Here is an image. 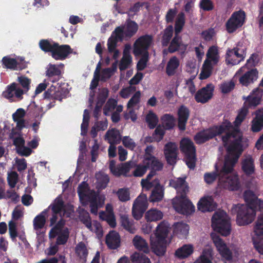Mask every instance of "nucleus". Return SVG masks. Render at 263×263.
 Wrapping results in <instances>:
<instances>
[{
    "instance_id": "1",
    "label": "nucleus",
    "mask_w": 263,
    "mask_h": 263,
    "mask_svg": "<svg viewBox=\"0 0 263 263\" xmlns=\"http://www.w3.org/2000/svg\"><path fill=\"white\" fill-rule=\"evenodd\" d=\"M221 137L223 146L226 147L228 155L222 166V172H232L235 164L243 152L242 133L239 129L231 127Z\"/></svg>"
},
{
    "instance_id": "2",
    "label": "nucleus",
    "mask_w": 263,
    "mask_h": 263,
    "mask_svg": "<svg viewBox=\"0 0 263 263\" xmlns=\"http://www.w3.org/2000/svg\"><path fill=\"white\" fill-rule=\"evenodd\" d=\"M231 127H232L231 122L227 119L224 120L219 125H215L197 133L194 136V140L197 144H203L216 136L224 133Z\"/></svg>"
},
{
    "instance_id": "3",
    "label": "nucleus",
    "mask_w": 263,
    "mask_h": 263,
    "mask_svg": "<svg viewBox=\"0 0 263 263\" xmlns=\"http://www.w3.org/2000/svg\"><path fill=\"white\" fill-rule=\"evenodd\" d=\"M231 212L232 215H236V223L239 226L252 223L256 215L255 210L253 208L243 204L233 205Z\"/></svg>"
},
{
    "instance_id": "4",
    "label": "nucleus",
    "mask_w": 263,
    "mask_h": 263,
    "mask_svg": "<svg viewBox=\"0 0 263 263\" xmlns=\"http://www.w3.org/2000/svg\"><path fill=\"white\" fill-rule=\"evenodd\" d=\"M17 81L23 90L18 87V84L15 82L11 83L7 87V89L3 93V96L8 99L12 100L14 96L21 100L23 99V95L28 91L30 88L31 80L25 76H20L17 78Z\"/></svg>"
},
{
    "instance_id": "5",
    "label": "nucleus",
    "mask_w": 263,
    "mask_h": 263,
    "mask_svg": "<svg viewBox=\"0 0 263 263\" xmlns=\"http://www.w3.org/2000/svg\"><path fill=\"white\" fill-rule=\"evenodd\" d=\"M180 150L184 155L183 161L190 170L196 166V149L193 142L187 137L182 138L180 142Z\"/></svg>"
},
{
    "instance_id": "6",
    "label": "nucleus",
    "mask_w": 263,
    "mask_h": 263,
    "mask_svg": "<svg viewBox=\"0 0 263 263\" xmlns=\"http://www.w3.org/2000/svg\"><path fill=\"white\" fill-rule=\"evenodd\" d=\"M212 226L215 231L222 236H227L231 233L230 221L223 211L216 212L214 214L212 218Z\"/></svg>"
},
{
    "instance_id": "7",
    "label": "nucleus",
    "mask_w": 263,
    "mask_h": 263,
    "mask_svg": "<svg viewBox=\"0 0 263 263\" xmlns=\"http://www.w3.org/2000/svg\"><path fill=\"white\" fill-rule=\"evenodd\" d=\"M155 238H151L153 251L158 256L164 255V220L157 226L154 233Z\"/></svg>"
},
{
    "instance_id": "8",
    "label": "nucleus",
    "mask_w": 263,
    "mask_h": 263,
    "mask_svg": "<svg viewBox=\"0 0 263 263\" xmlns=\"http://www.w3.org/2000/svg\"><path fill=\"white\" fill-rule=\"evenodd\" d=\"M246 13L242 10L234 12L226 23L227 32L232 33L241 27L245 23Z\"/></svg>"
},
{
    "instance_id": "9",
    "label": "nucleus",
    "mask_w": 263,
    "mask_h": 263,
    "mask_svg": "<svg viewBox=\"0 0 263 263\" xmlns=\"http://www.w3.org/2000/svg\"><path fill=\"white\" fill-rule=\"evenodd\" d=\"M148 199L146 194H141L137 197L133 205L132 214L136 220L140 219L148 208Z\"/></svg>"
},
{
    "instance_id": "10",
    "label": "nucleus",
    "mask_w": 263,
    "mask_h": 263,
    "mask_svg": "<svg viewBox=\"0 0 263 263\" xmlns=\"http://www.w3.org/2000/svg\"><path fill=\"white\" fill-rule=\"evenodd\" d=\"M172 205L179 214L189 216L195 212V206L189 199H173Z\"/></svg>"
},
{
    "instance_id": "11",
    "label": "nucleus",
    "mask_w": 263,
    "mask_h": 263,
    "mask_svg": "<svg viewBox=\"0 0 263 263\" xmlns=\"http://www.w3.org/2000/svg\"><path fill=\"white\" fill-rule=\"evenodd\" d=\"M246 57V51L242 47L237 45L232 49L227 51L226 61L228 64L235 65L244 60Z\"/></svg>"
},
{
    "instance_id": "12",
    "label": "nucleus",
    "mask_w": 263,
    "mask_h": 263,
    "mask_svg": "<svg viewBox=\"0 0 263 263\" xmlns=\"http://www.w3.org/2000/svg\"><path fill=\"white\" fill-rule=\"evenodd\" d=\"M254 232L258 237L253 239V245L255 249L260 254L263 255V213L260 214L255 222L254 228Z\"/></svg>"
},
{
    "instance_id": "13",
    "label": "nucleus",
    "mask_w": 263,
    "mask_h": 263,
    "mask_svg": "<svg viewBox=\"0 0 263 263\" xmlns=\"http://www.w3.org/2000/svg\"><path fill=\"white\" fill-rule=\"evenodd\" d=\"M153 36L145 34L139 37L134 44V53L136 55H141L148 52V49L153 41Z\"/></svg>"
},
{
    "instance_id": "14",
    "label": "nucleus",
    "mask_w": 263,
    "mask_h": 263,
    "mask_svg": "<svg viewBox=\"0 0 263 263\" xmlns=\"http://www.w3.org/2000/svg\"><path fill=\"white\" fill-rule=\"evenodd\" d=\"M214 86L212 84H208L205 87L199 89L195 93L194 99L197 103L205 104L213 97Z\"/></svg>"
},
{
    "instance_id": "15",
    "label": "nucleus",
    "mask_w": 263,
    "mask_h": 263,
    "mask_svg": "<svg viewBox=\"0 0 263 263\" xmlns=\"http://www.w3.org/2000/svg\"><path fill=\"white\" fill-rule=\"evenodd\" d=\"M72 51V50L69 45H60L55 42L51 56L56 60H64Z\"/></svg>"
},
{
    "instance_id": "16",
    "label": "nucleus",
    "mask_w": 263,
    "mask_h": 263,
    "mask_svg": "<svg viewBox=\"0 0 263 263\" xmlns=\"http://www.w3.org/2000/svg\"><path fill=\"white\" fill-rule=\"evenodd\" d=\"M190 115L189 108L184 105H181L177 110V126L179 130L183 132Z\"/></svg>"
},
{
    "instance_id": "17",
    "label": "nucleus",
    "mask_w": 263,
    "mask_h": 263,
    "mask_svg": "<svg viewBox=\"0 0 263 263\" xmlns=\"http://www.w3.org/2000/svg\"><path fill=\"white\" fill-rule=\"evenodd\" d=\"M244 73H242L239 76V82L243 86H248L249 85L253 84L256 81L258 77V71L257 69H251L247 71L243 72ZM239 75H237L238 76ZM236 77V76H234Z\"/></svg>"
},
{
    "instance_id": "18",
    "label": "nucleus",
    "mask_w": 263,
    "mask_h": 263,
    "mask_svg": "<svg viewBox=\"0 0 263 263\" xmlns=\"http://www.w3.org/2000/svg\"><path fill=\"white\" fill-rule=\"evenodd\" d=\"M213 242L221 256L227 260L232 259V253L219 236L213 237Z\"/></svg>"
},
{
    "instance_id": "19",
    "label": "nucleus",
    "mask_w": 263,
    "mask_h": 263,
    "mask_svg": "<svg viewBox=\"0 0 263 263\" xmlns=\"http://www.w3.org/2000/svg\"><path fill=\"white\" fill-rule=\"evenodd\" d=\"M217 204L211 196H206L201 198L197 203L198 210L202 212H212L215 210Z\"/></svg>"
},
{
    "instance_id": "20",
    "label": "nucleus",
    "mask_w": 263,
    "mask_h": 263,
    "mask_svg": "<svg viewBox=\"0 0 263 263\" xmlns=\"http://www.w3.org/2000/svg\"><path fill=\"white\" fill-rule=\"evenodd\" d=\"M228 174L223 178L222 181H221V185L226 189L229 191H238L240 186L239 179L237 176H229Z\"/></svg>"
},
{
    "instance_id": "21",
    "label": "nucleus",
    "mask_w": 263,
    "mask_h": 263,
    "mask_svg": "<svg viewBox=\"0 0 263 263\" xmlns=\"http://www.w3.org/2000/svg\"><path fill=\"white\" fill-rule=\"evenodd\" d=\"M154 162H155V164H158L157 161L153 157H149L144 158L143 165L136 164L135 167L136 166V168L133 173V176L135 177L143 176L146 172L147 169L149 168V167H152V163H154Z\"/></svg>"
},
{
    "instance_id": "22",
    "label": "nucleus",
    "mask_w": 263,
    "mask_h": 263,
    "mask_svg": "<svg viewBox=\"0 0 263 263\" xmlns=\"http://www.w3.org/2000/svg\"><path fill=\"white\" fill-rule=\"evenodd\" d=\"M258 89L256 88L252 91V92L247 97H243L245 102L243 106H246L248 109L249 108H254L259 105L260 103L261 95L258 93Z\"/></svg>"
},
{
    "instance_id": "23",
    "label": "nucleus",
    "mask_w": 263,
    "mask_h": 263,
    "mask_svg": "<svg viewBox=\"0 0 263 263\" xmlns=\"http://www.w3.org/2000/svg\"><path fill=\"white\" fill-rule=\"evenodd\" d=\"M135 166L136 163L131 161L121 163L117 165V168L112 174L116 177H120L121 176L130 177L132 175L128 173L129 172L130 170L135 167Z\"/></svg>"
},
{
    "instance_id": "24",
    "label": "nucleus",
    "mask_w": 263,
    "mask_h": 263,
    "mask_svg": "<svg viewBox=\"0 0 263 263\" xmlns=\"http://www.w3.org/2000/svg\"><path fill=\"white\" fill-rule=\"evenodd\" d=\"M189 226L183 222H176L173 225V235L180 239L186 238L189 234Z\"/></svg>"
},
{
    "instance_id": "25",
    "label": "nucleus",
    "mask_w": 263,
    "mask_h": 263,
    "mask_svg": "<svg viewBox=\"0 0 263 263\" xmlns=\"http://www.w3.org/2000/svg\"><path fill=\"white\" fill-rule=\"evenodd\" d=\"M105 242L108 248L116 249L120 246V237L115 231L109 232L106 236Z\"/></svg>"
},
{
    "instance_id": "26",
    "label": "nucleus",
    "mask_w": 263,
    "mask_h": 263,
    "mask_svg": "<svg viewBox=\"0 0 263 263\" xmlns=\"http://www.w3.org/2000/svg\"><path fill=\"white\" fill-rule=\"evenodd\" d=\"M222 168L220 171L219 172H218V170L217 167H216V171L211 172V173H206L204 175V180L205 182L209 184H212L214 181H215L217 177L219 178V183H221V181H222V179L225 177L226 175L228 174H230L231 172H222Z\"/></svg>"
},
{
    "instance_id": "27",
    "label": "nucleus",
    "mask_w": 263,
    "mask_h": 263,
    "mask_svg": "<svg viewBox=\"0 0 263 263\" xmlns=\"http://www.w3.org/2000/svg\"><path fill=\"white\" fill-rule=\"evenodd\" d=\"M263 128V109L255 112V117L251 122V130L254 133L260 132Z\"/></svg>"
},
{
    "instance_id": "28",
    "label": "nucleus",
    "mask_w": 263,
    "mask_h": 263,
    "mask_svg": "<svg viewBox=\"0 0 263 263\" xmlns=\"http://www.w3.org/2000/svg\"><path fill=\"white\" fill-rule=\"evenodd\" d=\"M259 62V55L256 53H252L249 59L247 60L246 64L240 68L236 72L235 76L243 73L246 69L257 66Z\"/></svg>"
},
{
    "instance_id": "29",
    "label": "nucleus",
    "mask_w": 263,
    "mask_h": 263,
    "mask_svg": "<svg viewBox=\"0 0 263 263\" xmlns=\"http://www.w3.org/2000/svg\"><path fill=\"white\" fill-rule=\"evenodd\" d=\"M46 76L52 82H57L61 78V71L55 65L49 64L46 71Z\"/></svg>"
},
{
    "instance_id": "30",
    "label": "nucleus",
    "mask_w": 263,
    "mask_h": 263,
    "mask_svg": "<svg viewBox=\"0 0 263 263\" xmlns=\"http://www.w3.org/2000/svg\"><path fill=\"white\" fill-rule=\"evenodd\" d=\"M121 139L119 130L116 128L108 130L105 135V140H107L109 144H118L121 142Z\"/></svg>"
},
{
    "instance_id": "31",
    "label": "nucleus",
    "mask_w": 263,
    "mask_h": 263,
    "mask_svg": "<svg viewBox=\"0 0 263 263\" xmlns=\"http://www.w3.org/2000/svg\"><path fill=\"white\" fill-rule=\"evenodd\" d=\"M133 243L136 249L144 253L149 252V247L146 240L139 235H136L133 239Z\"/></svg>"
},
{
    "instance_id": "32",
    "label": "nucleus",
    "mask_w": 263,
    "mask_h": 263,
    "mask_svg": "<svg viewBox=\"0 0 263 263\" xmlns=\"http://www.w3.org/2000/svg\"><path fill=\"white\" fill-rule=\"evenodd\" d=\"M241 168L243 172L247 175H252L254 173V160L251 156H249L242 161Z\"/></svg>"
},
{
    "instance_id": "33",
    "label": "nucleus",
    "mask_w": 263,
    "mask_h": 263,
    "mask_svg": "<svg viewBox=\"0 0 263 263\" xmlns=\"http://www.w3.org/2000/svg\"><path fill=\"white\" fill-rule=\"evenodd\" d=\"M180 62L178 59L174 56L172 57L167 62L165 68V72L168 76H172L175 74L179 66Z\"/></svg>"
},
{
    "instance_id": "34",
    "label": "nucleus",
    "mask_w": 263,
    "mask_h": 263,
    "mask_svg": "<svg viewBox=\"0 0 263 263\" xmlns=\"http://www.w3.org/2000/svg\"><path fill=\"white\" fill-rule=\"evenodd\" d=\"M163 197V190L162 186L158 183L152 191L148 200L151 202H158L162 200Z\"/></svg>"
},
{
    "instance_id": "35",
    "label": "nucleus",
    "mask_w": 263,
    "mask_h": 263,
    "mask_svg": "<svg viewBox=\"0 0 263 263\" xmlns=\"http://www.w3.org/2000/svg\"><path fill=\"white\" fill-rule=\"evenodd\" d=\"M193 251V247L191 245H184L175 251V255L178 258L183 259L192 254Z\"/></svg>"
},
{
    "instance_id": "36",
    "label": "nucleus",
    "mask_w": 263,
    "mask_h": 263,
    "mask_svg": "<svg viewBox=\"0 0 263 263\" xmlns=\"http://www.w3.org/2000/svg\"><path fill=\"white\" fill-rule=\"evenodd\" d=\"M183 44L182 42V37L178 34H175L167 48V51L170 53H174L178 51Z\"/></svg>"
},
{
    "instance_id": "37",
    "label": "nucleus",
    "mask_w": 263,
    "mask_h": 263,
    "mask_svg": "<svg viewBox=\"0 0 263 263\" xmlns=\"http://www.w3.org/2000/svg\"><path fill=\"white\" fill-rule=\"evenodd\" d=\"M43 111L42 107L37 106L35 102H32L28 106L27 109V115L31 117L38 118L40 116V119L43 117V114L40 115Z\"/></svg>"
},
{
    "instance_id": "38",
    "label": "nucleus",
    "mask_w": 263,
    "mask_h": 263,
    "mask_svg": "<svg viewBox=\"0 0 263 263\" xmlns=\"http://www.w3.org/2000/svg\"><path fill=\"white\" fill-rule=\"evenodd\" d=\"M65 204L61 196L57 197L53 202L50 205L49 208H51L52 213L54 214H61L65 210Z\"/></svg>"
},
{
    "instance_id": "39",
    "label": "nucleus",
    "mask_w": 263,
    "mask_h": 263,
    "mask_svg": "<svg viewBox=\"0 0 263 263\" xmlns=\"http://www.w3.org/2000/svg\"><path fill=\"white\" fill-rule=\"evenodd\" d=\"M69 93L68 89L61 85H59L57 87L56 91H54L52 97L49 100H59L62 101L63 99L67 97V95Z\"/></svg>"
},
{
    "instance_id": "40",
    "label": "nucleus",
    "mask_w": 263,
    "mask_h": 263,
    "mask_svg": "<svg viewBox=\"0 0 263 263\" xmlns=\"http://www.w3.org/2000/svg\"><path fill=\"white\" fill-rule=\"evenodd\" d=\"M185 23V14L183 12H180L176 19L174 26L175 34H178L182 31Z\"/></svg>"
},
{
    "instance_id": "41",
    "label": "nucleus",
    "mask_w": 263,
    "mask_h": 263,
    "mask_svg": "<svg viewBox=\"0 0 263 263\" xmlns=\"http://www.w3.org/2000/svg\"><path fill=\"white\" fill-rule=\"evenodd\" d=\"M47 212V210H45L34 218L33 227L35 230H39L44 227L46 223L45 214Z\"/></svg>"
},
{
    "instance_id": "42",
    "label": "nucleus",
    "mask_w": 263,
    "mask_h": 263,
    "mask_svg": "<svg viewBox=\"0 0 263 263\" xmlns=\"http://www.w3.org/2000/svg\"><path fill=\"white\" fill-rule=\"evenodd\" d=\"M163 213L156 209H151L145 214V219L147 221H156L161 219L163 217Z\"/></svg>"
},
{
    "instance_id": "43",
    "label": "nucleus",
    "mask_w": 263,
    "mask_h": 263,
    "mask_svg": "<svg viewBox=\"0 0 263 263\" xmlns=\"http://www.w3.org/2000/svg\"><path fill=\"white\" fill-rule=\"evenodd\" d=\"M206 60H209L213 62L214 64H217L219 61V55L217 46H212L210 47L206 53Z\"/></svg>"
},
{
    "instance_id": "44",
    "label": "nucleus",
    "mask_w": 263,
    "mask_h": 263,
    "mask_svg": "<svg viewBox=\"0 0 263 263\" xmlns=\"http://www.w3.org/2000/svg\"><path fill=\"white\" fill-rule=\"evenodd\" d=\"M99 217L103 220L106 221L109 226L111 228H115L116 226V221L114 212H108L106 213L104 211H101L99 213Z\"/></svg>"
},
{
    "instance_id": "45",
    "label": "nucleus",
    "mask_w": 263,
    "mask_h": 263,
    "mask_svg": "<svg viewBox=\"0 0 263 263\" xmlns=\"http://www.w3.org/2000/svg\"><path fill=\"white\" fill-rule=\"evenodd\" d=\"M2 65L4 68L15 70L17 64L16 59L11 58L10 56H5L2 58Z\"/></svg>"
},
{
    "instance_id": "46",
    "label": "nucleus",
    "mask_w": 263,
    "mask_h": 263,
    "mask_svg": "<svg viewBox=\"0 0 263 263\" xmlns=\"http://www.w3.org/2000/svg\"><path fill=\"white\" fill-rule=\"evenodd\" d=\"M79 219L89 230H92L91 219L89 213L82 209L79 213Z\"/></svg>"
},
{
    "instance_id": "47",
    "label": "nucleus",
    "mask_w": 263,
    "mask_h": 263,
    "mask_svg": "<svg viewBox=\"0 0 263 263\" xmlns=\"http://www.w3.org/2000/svg\"><path fill=\"white\" fill-rule=\"evenodd\" d=\"M213 67L211 61L205 60L204 61L202 70L200 73L201 79H206L210 77L212 74Z\"/></svg>"
},
{
    "instance_id": "48",
    "label": "nucleus",
    "mask_w": 263,
    "mask_h": 263,
    "mask_svg": "<svg viewBox=\"0 0 263 263\" xmlns=\"http://www.w3.org/2000/svg\"><path fill=\"white\" fill-rule=\"evenodd\" d=\"M54 43L53 41H50L47 39H42L39 43V46L40 49L45 52H51L53 51L54 47Z\"/></svg>"
},
{
    "instance_id": "49",
    "label": "nucleus",
    "mask_w": 263,
    "mask_h": 263,
    "mask_svg": "<svg viewBox=\"0 0 263 263\" xmlns=\"http://www.w3.org/2000/svg\"><path fill=\"white\" fill-rule=\"evenodd\" d=\"M65 224V221L62 218L58 221L55 225L50 230L49 233V238H55L58 235L59 232L63 231Z\"/></svg>"
},
{
    "instance_id": "50",
    "label": "nucleus",
    "mask_w": 263,
    "mask_h": 263,
    "mask_svg": "<svg viewBox=\"0 0 263 263\" xmlns=\"http://www.w3.org/2000/svg\"><path fill=\"white\" fill-rule=\"evenodd\" d=\"M76 253L81 259H86L88 252L84 242L81 241L78 243L76 247Z\"/></svg>"
},
{
    "instance_id": "51",
    "label": "nucleus",
    "mask_w": 263,
    "mask_h": 263,
    "mask_svg": "<svg viewBox=\"0 0 263 263\" xmlns=\"http://www.w3.org/2000/svg\"><path fill=\"white\" fill-rule=\"evenodd\" d=\"M69 232L68 229L66 228H64L63 231L58 233L56 243L58 245H65L69 238Z\"/></svg>"
},
{
    "instance_id": "52",
    "label": "nucleus",
    "mask_w": 263,
    "mask_h": 263,
    "mask_svg": "<svg viewBox=\"0 0 263 263\" xmlns=\"http://www.w3.org/2000/svg\"><path fill=\"white\" fill-rule=\"evenodd\" d=\"M120 222L121 226L126 230L130 233H134V229L133 228V221H130L126 215H123L120 217Z\"/></svg>"
},
{
    "instance_id": "53",
    "label": "nucleus",
    "mask_w": 263,
    "mask_h": 263,
    "mask_svg": "<svg viewBox=\"0 0 263 263\" xmlns=\"http://www.w3.org/2000/svg\"><path fill=\"white\" fill-rule=\"evenodd\" d=\"M145 120L148 124V127L150 129H154L155 128L158 122V117L152 111H149L147 114Z\"/></svg>"
},
{
    "instance_id": "54",
    "label": "nucleus",
    "mask_w": 263,
    "mask_h": 263,
    "mask_svg": "<svg viewBox=\"0 0 263 263\" xmlns=\"http://www.w3.org/2000/svg\"><path fill=\"white\" fill-rule=\"evenodd\" d=\"M133 263H150L149 259L144 254L135 252L130 256Z\"/></svg>"
},
{
    "instance_id": "55",
    "label": "nucleus",
    "mask_w": 263,
    "mask_h": 263,
    "mask_svg": "<svg viewBox=\"0 0 263 263\" xmlns=\"http://www.w3.org/2000/svg\"><path fill=\"white\" fill-rule=\"evenodd\" d=\"M211 258V251L210 249H205L194 263H212Z\"/></svg>"
},
{
    "instance_id": "56",
    "label": "nucleus",
    "mask_w": 263,
    "mask_h": 263,
    "mask_svg": "<svg viewBox=\"0 0 263 263\" xmlns=\"http://www.w3.org/2000/svg\"><path fill=\"white\" fill-rule=\"evenodd\" d=\"M162 121L161 126H158L155 129L153 136L156 138V141L159 142L163 139L164 135V123L163 120L164 119V115L161 117Z\"/></svg>"
},
{
    "instance_id": "57",
    "label": "nucleus",
    "mask_w": 263,
    "mask_h": 263,
    "mask_svg": "<svg viewBox=\"0 0 263 263\" xmlns=\"http://www.w3.org/2000/svg\"><path fill=\"white\" fill-rule=\"evenodd\" d=\"M138 26L137 24L133 21H130L127 24L126 29L125 31V36L130 37L137 31Z\"/></svg>"
},
{
    "instance_id": "58",
    "label": "nucleus",
    "mask_w": 263,
    "mask_h": 263,
    "mask_svg": "<svg viewBox=\"0 0 263 263\" xmlns=\"http://www.w3.org/2000/svg\"><path fill=\"white\" fill-rule=\"evenodd\" d=\"M158 164L154 162L152 163V167H149V169H151L150 172L147 175L145 179H143L142 180L150 181L152 178L156 174V171H159L162 168L163 164L160 161H157Z\"/></svg>"
},
{
    "instance_id": "59",
    "label": "nucleus",
    "mask_w": 263,
    "mask_h": 263,
    "mask_svg": "<svg viewBox=\"0 0 263 263\" xmlns=\"http://www.w3.org/2000/svg\"><path fill=\"white\" fill-rule=\"evenodd\" d=\"M116 194L119 200L122 202H126L130 199V194L127 189H119Z\"/></svg>"
},
{
    "instance_id": "60",
    "label": "nucleus",
    "mask_w": 263,
    "mask_h": 263,
    "mask_svg": "<svg viewBox=\"0 0 263 263\" xmlns=\"http://www.w3.org/2000/svg\"><path fill=\"white\" fill-rule=\"evenodd\" d=\"M132 56L130 55H126L124 52L119 64L120 70L121 71H123L127 69L129 65L132 62Z\"/></svg>"
},
{
    "instance_id": "61",
    "label": "nucleus",
    "mask_w": 263,
    "mask_h": 263,
    "mask_svg": "<svg viewBox=\"0 0 263 263\" xmlns=\"http://www.w3.org/2000/svg\"><path fill=\"white\" fill-rule=\"evenodd\" d=\"M96 178L100 187L101 189H105L109 181L108 176L105 174H100L96 175Z\"/></svg>"
},
{
    "instance_id": "62",
    "label": "nucleus",
    "mask_w": 263,
    "mask_h": 263,
    "mask_svg": "<svg viewBox=\"0 0 263 263\" xmlns=\"http://www.w3.org/2000/svg\"><path fill=\"white\" fill-rule=\"evenodd\" d=\"M142 57L138 62L137 69L139 71H142L146 67L147 62L148 61V52L142 53Z\"/></svg>"
},
{
    "instance_id": "63",
    "label": "nucleus",
    "mask_w": 263,
    "mask_h": 263,
    "mask_svg": "<svg viewBox=\"0 0 263 263\" xmlns=\"http://www.w3.org/2000/svg\"><path fill=\"white\" fill-rule=\"evenodd\" d=\"M176 125V120L174 117L171 115L165 114V130L174 128Z\"/></svg>"
},
{
    "instance_id": "64",
    "label": "nucleus",
    "mask_w": 263,
    "mask_h": 263,
    "mask_svg": "<svg viewBox=\"0 0 263 263\" xmlns=\"http://www.w3.org/2000/svg\"><path fill=\"white\" fill-rule=\"evenodd\" d=\"M111 35H113V38L117 41L122 42L125 35L123 27L121 26L117 27L112 32Z\"/></svg>"
}]
</instances>
